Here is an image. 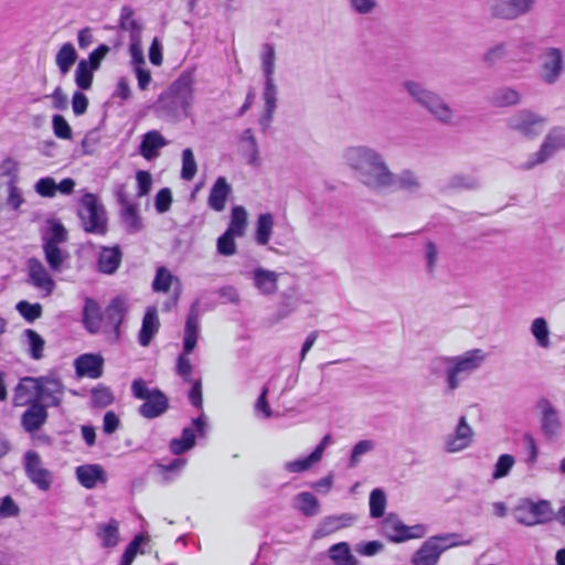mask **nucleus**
<instances>
[{
	"label": "nucleus",
	"instance_id": "nucleus-1",
	"mask_svg": "<svg viewBox=\"0 0 565 565\" xmlns=\"http://www.w3.org/2000/svg\"><path fill=\"white\" fill-rule=\"evenodd\" d=\"M343 158L356 180L374 194L399 191L417 196L423 190L420 177L414 170L403 169L398 173L393 172L384 154L373 147H349L344 150Z\"/></svg>",
	"mask_w": 565,
	"mask_h": 565
},
{
	"label": "nucleus",
	"instance_id": "nucleus-2",
	"mask_svg": "<svg viewBox=\"0 0 565 565\" xmlns=\"http://www.w3.org/2000/svg\"><path fill=\"white\" fill-rule=\"evenodd\" d=\"M127 311L128 306L122 297L114 298L104 310L100 309L97 301L86 298L83 308V324L89 333L102 332L109 343L115 344L120 339V326Z\"/></svg>",
	"mask_w": 565,
	"mask_h": 565
},
{
	"label": "nucleus",
	"instance_id": "nucleus-3",
	"mask_svg": "<svg viewBox=\"0 0 565 565\" xmlns=\"http://www.w3.org/2000/svg\"><path fill=\"white\" fill-rule=\"evenodd\" d=\"M484 360L480 349L467 351L458 356H436L428 364L429 374L436 379L445 377L448 393H452L468 379Z\"/></svg>",
	"mask_w": 565,
	"mask_h": 565
},
{
	"label": "nucleus",
	"instance_id": "nucleus-4",
	"mask_svg": "<svg viewBox=\"0 0 565 565\" xmlns=\"http://www.w3.org/2000/svg\"><path fill=\"white\" fill-rule=\"evenodd\" d=\"M193 84L192 72L181 73L169 88L160 94L156 104L158 116L169 121L185 118L193 102Z\"/></svg>",
	"mask_w": 565,
	"mask_h": 565
},
{
	"label": "nucleus",
	"instance_id": "nucleus-5",
	"mask_svg": "<svg viewBox=\"0 0 565 565\" xmlns=\"http://www.w3.org/2000/svg\"><path fill=\"white\" fill-rule=\"evenodd\" d=\"M403 88L414 103L429 113L438 122L444 125L454 122V110L438 93L416 81H405Z\"/></svg>",
	"mask_w": 565,
	"mask_h": 565
},
{
	"label": "nucleus",
	"instance_id": "nucleus-6",
	"mask_svg": "<svg viewBox=\"0 0 565 565\" xmlns=\"http://www.w3.org/2000/svg\"><path fill=\"white\" fill-rule=\"evenodd\" d=\"M132 395L145 401L138 413L147 419L160 417L169 409V398L160 388H149L142 379H136L131 384Z\"/></svg>",
	"mask_w": 565,
	"mask_h": 565
},
{
	"label": "nucleus",
	"instance_id": "nucleus-7",
	"mask_svg": "<svg viewBox=\"0 0 565 565\" xmlns=\"http://www.w3.org/2000/svg\"><path fill=\"white\" fill-rule=\"evenodd\" d=\"M78 217L86 233L105 235L108 231L106 210L93 193H85L81 199Z\"/></svg>",
	"mask_w": 565,
	"mask_h": 565
},
{
	"label": "nucleus",
	"instance_id": "nucleus-8",
	"mask_svg": "<svg viewBox=\"0 0 565 565\" xmlns=\"http://www.w3.org/2000/svg\"><path fill=\"white\" fill-rule=\"evenodd\" d=\"M514 518L519 524L534 526L552 520L553 510L546 500L534 502L530 499L522 500L514 509Z\"/></svg>",
	"mask_w": 565,
	"mask_h": 565
},
{
	"label": "nucleus",
	"instance_id": "nucleus-9",
	"mask_svg": "<svg viewBox=\"0 0 565 565\" xmlns=\"http://www.w3.org/2000/svg\"><path fill=\"white\" fill-rule=\"evenodd\" d=\"M537 0H488L487 6L492 18L512 21L530 13Z\"/></svg>",
	"mask_w": 565,
	"mask_h": 565
},
{
	"label": "nucleus",
	"instance_id": "nucleus-10",
	"mask_svg": "<svg viewBox=\"0 0 565 565\" xmlns=\"http://www.w3.org/2000/svg\"><path fill=\"white\" fill-rule=\"evenodd\" d=\"M565 148V129L553 128L545 137L539 151L531 154L530 159L521 166L523 170H531L535 166L544 163L558 150Z\"/></svg>",
	"mask_w": 565,
	"mask_h": 565
},
{
	"label": "nucleus",
	"instance_id": "nucleus-11",
	"mask_svg": "<svg viewBox=\"0 0 565 565\" xmlns=\"http://www.w3.org/2000/svg\"><path fill=\"white\" fill-rule=\"evenodd\" d=\"M383 533L393 542H404L411 539L423 537L426 534V526L417 524L405 525L396 514L390 513L382 523Z\"/></svg>",
	"mask_w": 565,
	"mask_h": 565
},
{
	"label": "nucleus",
	"instance_id": "nucleus-12",
	"mask_svg": "<svg viewBox=\"0 0 565 565\" xmlns=\"http://www.w3.org/2000/svg\"><path fill=\"white\" fill-rule=\"evenodd\" d=\"M65 386L55 375L39 376L38 401L46 408L60 407L63 401Z\"/></svg>",
	"mask_w": 565,
	"mask_h": 565
},
{
	"label": "nucleus",
	"instance_id": "nucleus-13",
	"mask_svg": "<svg viewBox=\"0 0 565 565\" xmlns=\"http://www.w3.org/2000/svg\"><path fill=\"white\" fill-rule=\"evenodd\" d=\"M24 470L28 478L40 490L47 491L52 484V473L42 466L40 455L34 450L24 454Z\"/></svg>",
	"mask_w": 565,
	"mask_h": 565
},
{
	"label": "nucleus",
	"instance_id": "nucleus-14",
	"mask_svg": "<svg viewBox=\"0 0 565 565\" xmlns=\"http://www.w3.org/2000/svg\"><path fill=\"white\" fill-rule=\"evenodd\" d=\"M564 71V55L561 49L547 47L542 54L540 76L542 81L552 85L558 81Z\"/></svg>",
	"mask_w": 565,
	"mask_h": 565
},
{
	"label": "nucleus",
	"instance_id": "nucleus-15",
	"mask_svg": "<svg viewBox=\"0 0 565 565\" xmlns=\"http://www.w3.org/2000/svg\"><path fill=\"white\" fill-rule=\"evenodd\" d=\"M536 407L540 411V426L543 435L548 439L556 438L562 430L558 411L545 397L537 401Z\"/></svg>",
	"mask_w": 565,
	"mask_h": 565
},
{
	"label": "nucleus",
	"instance_id": "nucleus-16",
	"mask_svg": "<svg viewBox=\"0 0 565 565\" xmlns=\"http://www.w3.org/2000/svg\"><path fill=\"white\" fill-rule=\"evenodd\" d=\"M545 119L529 110H521L509 118V127L525 137H534L542 132Z\"/></svg>",
	"mask_w": 565,
	"mask_h": 565
},
{
	"label": "nucleus",
	"instance_id": "nucleus-17",
	"mask_svg": "<svg viewBox=\"0 0 565 565\" xmlns=\"http://www.w3.org/2000/svg\"><path fill=\"white\" fill-rule=\"evenodd\" d=\"M25 406L26 409L21 416V426L26 433L33 434L46 424L49 412L43 403H38L36 401Z\"/></svg>",
	"mask_w": 565,
	"mask_h": 565
},
{
	"label": "nucleus",
	"instance_id": "nucleus-18",
	"mask_svg": "<svg viewBox=\"0 0 565 565\" xmlns=\"http://www.w3.org/2000/svg\"><path fill=\"white\" fill-rule=\"evenodd\" d=\"M39 377L25 376L21 379L14 388L13 404L22 407L38 401Z\"/></svg>",
	"mask_w": 565,
	"mask_h": 565
},
{
	"label": "nucleus",
	"instance_id": "nucleus-19",
	"mask_svg": "<svg viewBox=\"0 0 565 565\" xmlns=\"http://www.w3.org/2000/svg\"><path fill=\"white\" fill-rule=\"evenodd\" d=\"M28 270L32 284L38 289L45 291L46 295H50L53 291L55 288V281L39 259L30 258L28 260Z\"/></svg>",
	"mask_w": 565,
	"mask_h": 565
},
{
	"label": "nucleus",
	"instance_id": "nucleus-20",
	"mask_svg": "<svg viewBox=\"0 0 565 565\" xmlns=\"http://www.w3.org/2000/svg\"><path fill=\"white\" fill-rule=\"evenodd\" d=\"M122 260V252L119 246H102L97 258V268L100 273L113 275L117 271Z\"/></svg>",
	"mask_w": 565,
	"mask_h": 565
},
{
	"label": "nucleus",
	"instance_id": "nucleus-21",
	"mask_svg": "<svg viewBox=\"0 0 565 565\" xmlns=\"http://www.w3.org/2000/svg\"><path fill=\"white\" fill-rule=\"evenodd\" d=\"M472 429L467 424L465 416L459 418L456 433L454 436H448L445 443V448L448 452H455L465 449L471 443Z\"/></svg>",
	"mask_w": 565,
	"mask_h": 565
},
{
	"label": "nucleus",
	"instance_id": "nucleus-22",
	"mask_svg": "<svg viewBox=\"0 0 565 565\" xmlns=\"http://www.w3.org/2000/svg\"><path fill=\"white\" fill-rule=\"evenodd\" d=\"M444 548L438 547L435 539H427L422 546L413 554V565H437Z\"/></svg>",
	"mask_w": 565,
	"mask_h": 565
},
{
	"label": "nucleus",
	"instance_id": "nucleus-23",
	"mask_svg": "<svg viewBox=\"0 0 565 565\" xmlns=\"http://www.w3.org/2000/svg\"><path fill=\"white\" fill-rule=\"evenodd\" d=\"M231 193V184L224 177H218L210 190L207 198L209 206L215 212L224 211L227 198Z\"/></svg>",
	"mask_w": 565,
	"mask_h": 565
},
{
	"label": "nucleus",
	"instance_id": "nucleus-24",
	"mask_svg": "<svg viewBox=\"0 0 565 565\" xmlns=\"http://www.w3.org/2000/svg\"><path fill=\"white\" fill-rule=\"evenodd\" d=\"M160 321L156 307H148L142 319L141 329L138 334L140 345L148 347L152 338L158 333Z\"/></svg>",
	"mask_w": 565,
	"mask_h": 565
},
{
	"label": "nucleus",
	"instance_id": "nucleus-25",
	"mask_svg": "<svg viewBox=\"0 0 565 565\" xmlns=\"http://www.w3.org/2000/svg\"><path fill=\"white\" fill-rule=\"evenodd\" d=\"M78 482L86 489H94L98 482L105 483L106 472L99 465H83L76 468Z\"/></svg>",
	"mask_w": 565,
	"mask_h": 565
},
{
	"label": "nucleus",
	"instance_id": "nucleus-26",
	"mask_svg": "<svg viewBox=\"0 0 565 565\" xmlns=\"http://www.w3.org/2000/svg\"><path fill=\"white\" fill-rule=\"evenodd\" d=\"M354 520L355 518L350 513L327 516L319 523L313 536L320 539L330 535L338 530L350 526Z\"/></svg>",
	"mask_w": 565,
	"mask_h": 565
},
{
	"label": "nucleus",
	"instance_id": "nucleus-27",
	"mask_svg": "<svg viewBox=\"0 0 565 565\" xmlns=\"http://www.w3.org/2000/svg\"><path fill=\"white\" fill-rule=\"evenodd\" d=\"M103 358L96 354H83L75 361L76 372L81 376L98 379L103 374Z\"/></svg>",
	"mask_w": 565,
	"mask_h": 565
},
{
	"label": "nucleus",
	"instance_id": "nucleus-28",
	"mask_svg": "<svg viewBox=\"0 0 565 565\" xmlns=\"http://www.w3.org/2000/svg\"><path fill=\"white\" fill-rule=\"evenodd\" d=\"M168 145V141L158 130L148 131L142 136L139 145V153L147 160L159 156V149Z\"/></svg>",
	"mask_w": 565,
	"mask_h": 565
},
{
	"label": "nucleus",
	"instance_id": "nucleus-29",
	"mask_svg": "<svg viewBox=\"0 0 565 565\" xmlns=\"http://www.w3.org/2000/svg\"><path fill=\"white\" fill-rule=\"evenodd\" d=\"M198 301L191 307V310L188 315V319L184 328V339H183V351L185 354L192 353L198 342V333H199V317L196 311Z\"/></svg>",
	"mask_w": 565,
	"mask_h": 565
},
{
	"label": "nucleus",
	"instance_id": "nucleus-30",
	"mask_svg": "<svg viewBox=\"0 0 565 565\" xmlns=\"http://www.w3.org/2000/svg\"><path fill=\"white\" fill-rule=\"evenodd\" d=\"M96 535L104 548L115 547L120 536L118 522L115 519H110L108 523H98L96 525Z\"/></svg>",
	"mask_w": 565,
	"mask_h": 565
},
{
	"label": "nucleus",
	"instance_id": "nucleus-31",
	"mask_svg": "<svg viewBox=\"0 0 565 565\" xmlns=\"http://www.w3.org/2000/svg\"><path fill=\"white\" fill-rule=\"evenodd\" d=\"M256 288L262 294L271 295L277 290V274L264 268H256L253 273Z\"/></svg>",
	"mask_w": 565,
	"mask_h": 565
},
{
	"label": "nucleus",
	"instance_id": "nucleus-32",
	"mask_svg": "<svg viewBox=\"0 0 565 565\" xmlns=\"http://www.w3.org/2000/svg\"><path fill=\"white\" fill-rule=\"evenodd\" d=\"M479 186L480 181L476 177L458 173L447 179L443 186V191L476 190Z\"/></svg>",
	"mask_w": 565,
	"mask_h": 565
},
{
	"label": "nucleus",
	"instance_id": "nucleus-33",
	"mask_svg": "<svg viewBox=\"0 0 565 565\" xmlns=\"http://www.w3.org/2000/svg\"><path fill=\"white\" fill-rule=\"evenodd\" d=\"M521 95L511 87H500L492 93L491 104L495 107H510L520 103Z\"/></svg>",
	"mask_w": 565,
	"mask_h": 565
},
{
	"label": "nucleus",
	"instance_id": "nucleus-34",
	"mask_svg": "<svg viewBox=\"0 0 565 565\" xmlns=\"http://www.w3.org/2000/svg\"><path fill=\"white\" fill-rule=\"evenodd\" d=\"M77 60V52L72 43H64L58 50L55 62L63 75H66Z\"/></svg>",
	"mask_w": 565,
	"mask_h": 565
},
{
	"label": "nucleus",
	"instance_id": "nucleus-35",
	"mask_svg": "<svg viewBox=\"0 0 565 565\" xmlns=\"http://www.w3.org/2000/svg\"><path fill=\"white\" fill-rule=\"evenodd\" d=\"M43 250L49 267L53 271L61 273L64 268V262L67 258V254H65L58 246H53L50 243H43Z\"/></svg>",
	"mask_w": 565,
	"mask_h": 565
},
{
	"label": "nucleus",
	"instance_id": "nucleus-36",
	"mask_svg": "<svg viewBox=\"0 0 565 565\" xmlns=\"http://www.w3.org/2000/svg\"><path fill=\"white\" fill-rule=\"evenodd\" d=\"M121 220L128 234H136L143 227L141 217L135 204H127L121 209Z\"/></svg>",
	"mask_w": 565,
	"mask_h": 565
},
{
	"label": "nucleus",
	"instance_id": "nucleus-37",
	"mask_svg": "<svg viewBox=\"0 0 565 565\" xmlns=\"http://www.w3.org/2000/svg\"><path fill=\"white\" fill-rule=\"evenodd\" d=\"M329 557L337 565H356L355 557L351 554L350 546L345 542L337 543L329 548Z\"/></svg>",
	"mask_w": 565,
	"mask_h": 565
},
{
	"label": "nucleus",
	"instance_id": "nucleus-38",
	"mask_svg": "<svg viewBox=\"0 0 565 565\" xmlns=\"http://www.w3.org/2000/svg\"><path fill=\"white\" fill-rule=\"evenodd\" d=\"M273 226L274 218L270 213H264L258 216L256 225V242L259 245L268 244Z\"/></svg>",
	"mask_w": 565,
	"mask_h": 565
},
{
	"label": "nucleus",
	"instance_id": "nucleus-39",
	"mask_svg": "<svg viewBox=\"0 0 565 565\" xmlns=\"http://www.w3.org/2000/svg\"><path fill=\"white\" fill-rule=\"evenodd\" d=\"M510 52V45L507 42L498 43L489 47L482 55V62L488 66L492 67L498 62L502 61L508 56Z\"/></svg>",
	"mask_w": 565,
	"mask_h": 565
},
{
	"label": "nucleus",
	"instance_id": "nucleus-40",
	"mask_svg": "<svg viewBox=\"0 0 565 565\" xmlns=\"http://www.w3.org/2000/svg\"><path fill=\"white\" fill-rule=\"evenodd\" d=\"M247 226V212L243 206H234L232 209L231 222L227 231L241 237L245 234Z\"/></svg>",
	"mask_w": 565,
	"mask_h": 565
},
{
	"label": "nucleus",
	"instance_id": "nucleus-41",
	"mask_svg": "<svg viewBox=\"0 0 565 565\" xmlns=\"http://www.w3.org/2000/svg\"><path fill=\"white\" fill-rule=\"evenodd\" d=\"M531 332L541 348H550V330L544 318H536L531 324Z\"/></svg>",
	"mask_w": 565,
	"mask_h": 565
},
{
	"label": "nucleus",
	"instance_id": "nucleus-42",
	"mask_svg": "<svg viewBox=\"0 0 565 565\" xmlns=\"http://www.w3.org/2000/svg\"><path fill=\"white\" fill-rule=\"evenodd\" d=\"M23 334L26 338L31 358L34 360L42 359L45 345L44 339L32 329H25Z\"/></svg>",
	"mask_w": 565,
	"mask_h": 565
},
{
	"label": "nucleus",
	"instance_id": "nucleus-43",
	"mask_svg": "<svg viewBox=\"0 0 565 565\" xmlns=\"http://www.w3.org/2000/svg\"><path fill=\"white\" fill-rule=\"evenodd\" d=\"M94 71L95 70L88 66V62H86V60L79 61L77 68L75 71V82L81 89L87 90L92 87Z\"/></svg>",
	"mask_w": 565,
	"mask_h": 565
},
{
	"label": "nucleus",
	"instance_id": "nucleus-44",
	"mask_svg": "<svg viewBox=\"0 0 565 565\" xmlns=\"http://www.w3.org/2000/svg\"><path fill=\"white\" fill-rule=\"evenodd\" d=\"M298 500V509L306 516H313L319 513V501L317 498L310 492H300L297 495Z\"/></svg>",
	"mask_w": 565,
	"mask_h": 565
},
{
	"label": "nucleus",
	"instance_id": "nucleus-45",
	"mask_svg": "<svg viewBox=\"0 0 565 565\" xmlns=\"http://www.w3.org/2000/svg\"><path fill=\"white\" fill-rule=\"evenodd\" d=\"M431 539H435L436 544H438V547H443L444 552L451 547L471 544V540H462L459 533H444L434 535Z\"/></svg>",
	"mask_w": 565,
	"mask_h": 565
},
{
	"label": "nucleus",
	"instance_id": "nucleus-46",
	"mask_svg": "<svg viewBox=\"0 0 565 565\" xmlns=\"http://www.w3.org/2000/svg\"><path fill=\"white\" fill-rule=\"evenodd\" d=\"M386 508V494L382 489H374L370 494V514L377 519L384 515Z\"/></svg>",
	"mask_w": 565,
	"mask_h": 565
},
{
	"label": "nucleus",
	"instance_id": "nucleus-47",
	"mask_svg": "<svg viewBox=\"0 0 565 565\" xmlns=\"http://www.w3.org/2000/svg\"><path fill=\"white\" fill-rule=\"evenodd\" d=\"M198 171L196 161L192 149L186 148L182 151V169L181 178L185 181H191Z\"/></svg>",
	"mask_w": 565,
	"mask_h": 565
},
{
	"label": "nucleus",
	"instance_id": "nucleus-48",
	"mask_svg": "<svg viewBox=\"0 0 565 565\" xmlns=\"http://www.w3.org/2000/svg\"><path fill=\"white\" fill-rule=\"evenodd\" d=\"M262 68L265 78H274L275 73V47L269 43L263 45Z\"/></svg>",
	"mask_w": 565,
	"mask_h": 565
},
{
	"label": "nucleus",
	"instance_id": "nucleus-49",
	"mask_svg": "<svg viewBox=\"0 0 565 565\" xmlns=\"http://www.w3.org/2000/svg\"><path fill=\"white\" fill-rule=\"evenodd\" d=\"M120 26L126 31H130L132 39L141 31L140 24L134 19V10L129 6L121 8Z\"/></svg>",
	"mask_w": 565,
	"mask_h": 565
},
{
	"label": "nucleus",
	"instance_id": "nucleus-50",
	"mask_svg": "<svg viewBox=\"0 0 565 565\" xmlns=\"http://www.w3.org/2000/svg\"><path fill=\"white\" fill-rule=\"evenodd\" d=\"M15 309L28 322L39 319L43 312L40 303H31L26 300L19 301Z\"/></svg>",
	"mask_w": 565,
	"mask_h": 565
},
{
	"label": "nucleus",
	"instance_id": "nucleus-51",
	"mask_svg": "<svg viewBox=\"0 0 565 565\" xmlns=\"http://www.w3.org/2000/svg\"><path fill=\"white\" fill-rule=\"evenodd\" d=\"M42 239L43 243H50L53 246H58V244L67 241V232L61 223L53 222L49 232L43 235Z\"/></svg>",
	"mask_w": 565,
	"mask_h": 565
},
{
	"label": "nucleus",
	"instance_id": "nucleus-52",
	"mask_svg": "<svg viewBox=\"0 0 565 565\" xmlns=\"http://www.w3.org/2000/svg\"><path fill=\"white\" fill-rule=\"evenodd\" d=\"M242 141H246L248 143L247 148V162L250 166L259 164V150L256 138L254 137L252 129L247 128L244 130L242 136Z\"/></svg>",
	"mask_w": 565,
	"mask_h": 565
},
{
	"label": "nucleus",
	"instance_id": "nucleus-53",
	"mask_svg": "<svg viewBox=\"0 0 565 565\" xmlns=\"http://www.w3.org/2000/svg\"><path fill=\"white\" fill-rule=\"evenodd\" d=\"M236 234L225 231L223 235L217 238V252L223 256H231L236 253Z\"/></svg>",
	"mask_w": 565,
	"mask_h": 565
},
{
	"label": "nucleus",
	"instance_id": "nucleus-54",
	"mask_svg": "<svg viewBox=\"0 0 565 565\" xmlns=\"http://www.w3.org/2000/svg\"><path fill=\"white\" fill-rule=\"evenodd\" d=\"M350 9L360 15L374 13L379 7L377 0H347Z\"/></svg>",
	"mask_w": 565,
	"mask_h": 565
},
{
	"label": "nucleus",
	"instance_id": "nucleus-55",
	"mask_svg": "<svg viewBox=\"0 0 565 565\" xmlns=\"http://www.w3.org/2000/svg\"><path fill=\"white\" fill-rule=\"evenodd\" d=\"M515 460L514 457L511 455H501L495 465H494V471L492 473L493 479H500L509 475L510 470L512 469Z\"/></svg>",
	"mask_w": 565,
	"mask_h": 565
},
{
	"label": "nucleus",
	"instance_id": "nucleus-56",
	"mask_svg": "<svg viewBox=\"0 0 565 565\" xmlns=\"http://www.w3.org/2000/svg\"><path fill=\"white\" fill-rule=\"evenodd\" d=\"M263 98L265 100V109L275 111L277 102V86L274 83V78H265Z\"/></svg>",
	"mask_w": 565,
	"mask_h": 565
},
{
	"label": "nucleus",
	"instance_id": "nucleus-57",
	"mask_svg": "<svg viewBox=\"0 0 565 565\" xmlns=\"http://www.w3.org/2000/svg\"><path fill=\"white\" fill-rule=\"evenodd\" d=\"M172 278L173 276L167 268L160 267L152 282L153 290L167 292L170 289Z\"/></svg>",
	"mask_w": 565,
	"mask_h": 565
},
{
	"label": "nucleus",
	"instance_id": "nucleus-58",
	"mask_svg": "<svg viewBox=\"0 0 565 565\" xmlns=\"http://www.w3.org/2000/svg\"><path fill=\"white\" fill-rule=\"evenodd\" d=\"M54 135L60 139H72V128L62 115H54L52 118Z\"/></svg>",
	"mask_w": 565,
	"mask_h": 565
},
{
	"label": "nucleus",
	"instance_id": "nucleus-59",
	"mask_svg": "<svg viewBox=\"0 0 565 565\" xmlns=\"http://www.w3.org/2000/svg\"><path fill=\"white\" fill-rule=\"evenodd\" d=\"M374 448V441L369 439L360 440L352 449L350 467H355L360 462V457L372 451Z\"/></svg>",
	"mask_w": 565,
	"mask_h": 565
},
{
	"label": "nucleus",
	"instance_id": "nucleus-60",
	"mask_svg": "<svg viewBox=\"0 0 565 565\" xmlns=\"http://www.w3.org/2000/svg\"><path fill=\"white\" fill-rule=\"evenodd\" d=\"M34 190L43 198H53L56 194V182L51 177L41 178L35 183Z\"/></svg>",
	"mask_w": 565,
	"mask_h": 565
},
{
	"label": "nucleus",
	"instance_id": "nucleus-61",
	"mask_svg": "<svg viewBox=\"0 0 565 565\" xmlns=\"http://www.w3.org/2000/svg\"><path fill=\"white\" fill-rule=\"evenodd\" d=\"M172 204V192L169 188H162L158 191L154 198V207L158 213L163 214L168 212Z\"/></svg>",
	"mask_w": 565,
	"mask_h": 565
},
{
	"label": "nucleus",
	"instance_id": "nucleus-62",
	"mask_svg": "<svg viewBox=\"0 0 565 565\" xmlns=\"http://www.w3.org/2000/svg\"><path fill=\"white\" fill-rule=\"evenodd\" d=\"M316 462H318L317 459H312V455L310 454L306 458L287 461L284 468L289 472H302L308 470Z\"/></svg>",
	"mask_w": 565,
	"mask_h": 565
},
{
	"label": "nucleus",
	"instance_id": "nucleus-63",
	"mask_svg": "<svg viewBox=\"0 0 565 565\" xmlns=\"http://www.w3.org/2000/svg\"><path fill=\"white\" fill-rule=\"evenodd\" d=\"M186 355L188 354H185L184 352L179 355L178 362H177V373L185 382H193V379L191 377L192 364L190 362V359Z\"/></svg>",
	"mask_w": 565,
	"mask_h": 565
},
{
	"label": "nucleus",
	"instance_id": "nucleus-64",
	"mask_svg": "<svg viewBox=\"0 0 565 565\" xmlns=\"http://www.w3.org/2000/svg\"><path fill=\"white\" fill-rule=\"evenodd\" d=\"M19 513L20 509L10 495L0 499V518L17 516Z\"/></svg>",
	"mask_w": 565,
	"mask_h": 565
}]
</instances>
